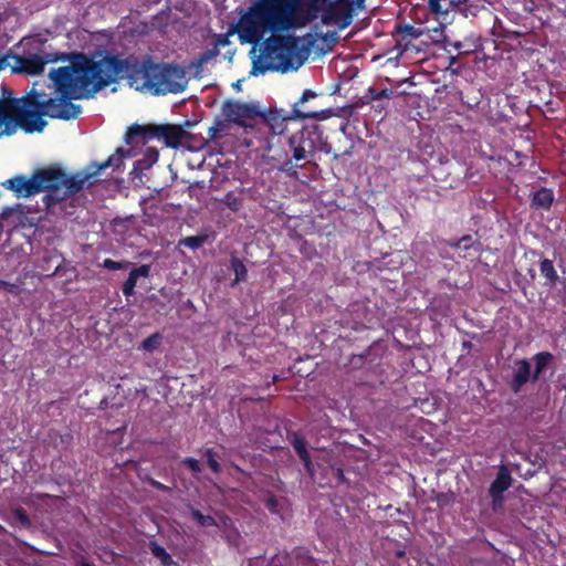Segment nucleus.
Here are the masks:
<instances>
[{"mask_svg":"<svg viewBox=\"0 0 566 566\" xmlns=\"http://www.w3.org/2000/svg\"><path fill=\"white\" fill-rule=\"evenodd\" d=\"M93 74L90 55L77 53L70 65L51 69L49 77L53 91L50 94L38 90V83H34L28 96L0 98V129L3 127L0 134L10 136L18 128L28 134L41 133L48 124L43 116L64 120L76 118L82 107L72 99L97 93Z\"/></svg>","mask_w":566,"mask_h":566,"instance_id":"f257e3e1","label":"nucleus"},{"mask_svg":"<svg viewBox=\"0 0 566 566\" xmlns=\"http://www.w3.org/2000/svg\"><path fill=\"white\" fill-rule=\"evenodd\" d=\"M90 65L97 92L123 77L128 78L132 85L149 88L157 95L181 93L187 85L181 66L155 63L149 55L139 60L135 55L122 59L106 53L98 60L90 56Z\"/></svg>","mask_w":566,"mask_h":566,"instance_id":"f03ea898","label":"nucleus"},{"mask_svg":"<svg viewBox=\"0 0 566 566\" xmlns=\"http://www.w3.org/2000/svg\"><path fill=\"white\" fill-rule=\"evenodd\" d=\"M317 94L312 90H305L301 98L293 104L292 112L285 114L283 109L264 108L259 103L250 102V154L266 163L284 160L285 166L292 164L287 151L281 147L282 134L286 124L292 119H325L331 113L329 109L302 111L300 105L315 98Z\"/></svg>","mask_w":566,"mask_h":566,"instance_id":"7ed1b4c3","label":"nucleus"},{"mask_svg":"<svg viewBox=\"0 0 566 566\" xmlns=\"http://www.w3.org/2000/svg\"><path fill=\"white\" fill-rule=\"evenodd\" d=\"M90 175L76 172L69 176L59 167L38 169L31 178L17 175L1 182V186L14 192L17 198H29L40 192H46L43 197L48 210L54 212L56 206L80 192Z\"/></svg>","mask_w":566,"mask_h":566,"instance_id":"20e7f679","label":"nucleus"},{"mask_svg":"<svg viewBox=\"0 0 566 566\" xmlns=\"http://www.w3.org/2000/svg\"><path fill=\"white\" fill-rule=\"evenodd\" d=\"M314 38L307 34L304 38L294 35H272L268 38L255 56L250 74L264 73L265 71L287 72L297 70L308 57Z\"/></svg>","mask_w":566,"mask_h":566,"instance_id":"39448f33","label":"nucleus"},{"mask_svg":"<svg viewBox=\"0 0 566 566\" xmlns=\"http://www.w3.org/2000/svg\"><path fill=\"white\" fill-rule=\"evenodd\" d=\"M326 0H261L250 7V17L256 15L263 27L273 33L305 27L317 18Z\"/></svg>","mask_w":566,"mask_h":566,"instance_id":"423d86ee","label":"nucleus"},{"mask_svg":"<svg viewBox=\"0 0 566 566\" xmlns=\"http://www.w3.org/2000/svg\"><path fill=\"white\" fill-rule=\"evenodd\" d=\"M46 42L48 40L42 38L40 34L22 38V40L17 44V48L21 50L20 53H14L12 50H9L7 53L0 52V62L2 64L0 71L10 65V59L14 61V64L11 65V72L13 74L31 76L43 73L46 64L59 61H72L75 53L69 56L65 53L52 52L48 49Z\"/></svg>","mask_w":566,"mask_h":566,"instance_id":"0eeeda50","label":"nucleus"},{"mask_svg":"<svg viewBox=\"0 0 566 566\" xmlns=\"http://www.w3.org/2000/svg\"><path fill=\"white\" fill-rule=\"evenodd\" d=\"M189 138L190 134L182 126L176 124L139 125L135 123L128 127L125 134V142L128 145L147 144L156 139L170 148H178Z\"/></svg>","mask_w":566,"mask_h":566,"instance_id":"6e6552de","label":"nucleus"},{"mask_svg":"<svg viewBox=\"0 0 566 566\" xmlns=\"http://www.w3.org/2000/svg\"><path fill=\"white\" fill-rule=\"evenodd\" d=\"M248 129V103L234 99H226L221 106V113L213 120L208 129V138L202 139V146L211 143H219L223 137L234 136V130Z\"/></svg>","mask_w":566,"mask_h":566,"instance_id":"1a4fd4ad","label":"nucleus"},{"mask_svg":"<svg viewBox=\"0 0 566 566\" xmlns=\"http://www.w3.org/2000/svg\"><path fill=\"white\" fill-rule=\"evenodd\" d=\"M325 24L335 23L340 30L350 25L353 21V4L349 0H335L331 2L322 14Z\"/></svg>","mask_w":566,"mask_h":566,"instance_id":"9d476101","label":"nucleus"},{"mask_svg":"<svg viewBox=\"0 0 566 566\" xmlns=\"http://www.w3.org/2000/svg\"><path fill=\"white\" fill-rule=\"evenodd\" d=\"M269 566H321V563L308 548L295 547L290 553L273 557Z\"/></svg>","mask_w":566,"mask_h":566,"instance_id":"9b49d317","label":"nucleus"},{"mask_svg":"<svg viewBox=\"0 0 566 566\" xmlns=\"http://www.w3.org/2000/svg\"><path fill=\"white\" fill-rule=\"evenodd\" d=\"M530 381L533 382L531 361L526 358L516 359L513 366L512 378L509 380L510 389L514 394H518Z\"/></svg>","mask_w":566,"mask_h":566,"instance_id":"f8f14e48","label":"nucleus"},{"mask_svg":"<svg viewBox=\"0 0 566 566\" xmlns=\"http://www.w3.org/2000/svg\"><path fill=\"white\" fill-rule=\"evenodd\" d=\"M290 149L293 151V159L301 161L306 159L307 154L312 153L315 145L310 137V132L302 129L287 138Z\"/></svg>","mask_w":566,"mask_h":566,"instance_id":"ddd939ff","label":"nucleus"},{"mask_svg":"<svg viewBox=\"0 0 566 566\" xmlns=\"http://www.w3.org/2000/svg\"><path fill=\"white\" fill-rule=\"evenodd\" d=\"M234 32L238 33L241 43H248V9L240 11V19L235 29H230L228 33L216 35L213 45L219 50L220 48L228 46L230 44L229 36Z\"/></svg>","mask_w":566,"mask_h":566,"instance_id":"4468645a","label":"nucleus"},{"mask_svg":"<svg viewBox=\"0 0 566 566\" xmlns=\"http://www.w3.org/2000/svg\"><path fill=\"white\" fill-rule=\"evenodd\" d=\"M424 33V29L416 28L408 23H397L392 31V36L398 46L408 48L412 39H418Z\"/></svg>","mask_w":566,"mask_h":566,"instance_id":"2eb2a0df","label":"nucleus"},{"mask_svg":"<svg viewBox=\"0 0 566 566\" xmlns=\"http://www.w3.org/2000/svg\"><path fill=\"white\" fill-rule=\"evenodd\" d=\"M539 272L545 279V285L555 287L558 283L563 284L564 298L566 300V277L560 279L552 260L543 259L539 261Z\"/></svg>","mask_w":566,"mask_h":566,"instance_id":"dca6fc26","label":"nucleus"},{"mask_svg":"<svg viewBox=\"0 0 566 566\" xmlns=\"http://www.w3.org/2000/svg\"><path fill=\"white\" fill-rule=\"evenodd\" d=\"M150 275V265L142 264L137 268H133L128 274V277L122 285L123 294L128 298L135 294V287L139 277H148Z\"/></svg>","mask_w":566,"mask_h":566,"instance_id":"f3484780","label":"nucleus"},{"mask_svg":"<svg viewBox=\"0 0 566 566\" xmlns=\"http://www.w3.org/2000/svg\"><path fill=\"white\" fill-rule=\"evenodd\" d=\"M130 155V150H125L123 148H117L116 151L111 155L105 161L98 165H93L95 167L94 170L86 172L91 177L98 176L104 169L108 167H113L114 169H119L124 164V158Z\"/></svg>","mask_w":566,"mask_h":566,"instance_id":"a211bd4d","label":"nucleus"},{"mask_svg":"<svg viewBox=\"0 0 566 566\" xmlns=\"http://www.w3.org/2000/svg\"><path fill=\"white\" fill-rule=\"evenodd\" d=\"M460 2L454 0H428V7L431 13L436 15L440 24L449 22V12Z\"/></svg>","mask_w":566,"mask_h":566,"instance_id":"6ab92c4d","label":"nucleus"},{"mask_svg":"<svg viewBox=\"0 0 566 566\" xmlns=\"http://www.w3.org/2000/svg\"><path fill=\"white\" fill-rule=\"evenodd\" d=\"M512 483V478L510 472L505 468H501L495 480L491 483L489 492L493 502L495 503L497 499L502 497L503 492H505Z\"/></svg>","mask_w":566,"mask_h":566,"instance_id":"aec40b11","label":"nucleus"},{"mask_svg":"<svg viewBox=\"0 0 566 566\" xmlns=\"http://www.w3.org/2000/svg\"><path fill=\"white\" fill-rule=\"evenodd\" d=\"M554 192L552 189L541 187L533 192L531 197V208L535 210H549L554 202Z\"/></svg>","mask_w":566,"mask_h":566,"instance_id":"412c9836","label":"nucleus"},{"mask_svg":"<svg viewBox=\"0 0 566 566\" xmlns=\"http://www.w3.org/2000/svg\"><path fill=\"white\" fill-rule=\"evenodd\" d=\"M554 355L549 352H539L532 358L535 368L533 370V382H537L545 374V371L552 367L554 363Z\"/></svg>","mask_w":566,"mask_h":566,"instance_id":"4be33fe9","label":"nucleus"},{"mask_svg":"<svg viewBox=\"0 0 566 566\" xmlns=\"http://www.w3.org/2000/svg\"><path fill=\"white\" fill-rule=\"evenodd\" d=\"M158 157H159V153L156 148H147L143 158L137 159L134 163V167L132 170V174L134 175V177L140 178L145 170H148L149 168L153 167L154 164L157 163Z\"/></svg>","mask_w":566,"mask_h":566,"instance_id":"5701e85b","label":"nucleus"},{"mask_svg":"<svg viewBox=\"0 0 566 566\" xmlns=\"http://www.w3.org/2000/svg\"><path fill=\"white\" fill-rule=\"evenodd\" d=\"M245 199L247 196L244 189H241L240 191L230 190L224 196L223 202L232 211H239L243 208Z\"/></svg>","mask_w":566,"mask_h":566,"instance_id":"b1692460","label":"nucleus"},{"mask_svg":"<svg viewBox=\"0 0 566 566\" xmlns=\"http://www.w3.org/2000/svg\"><path fill=\"white\" fill-rule=\"evenodd\" d=\"M9 523L12 526H21L23 528H30L32 526L31 520L23 507H15L12 510Z\"/></svg>","mask_w":566,"mask_h":566,"instance_id":"393cba45","label":"nucleus"},{"mask_svg":"<svg viewBox=\"0 0 566 566\" xmlns=\"http://www.w3.org/2000/svg\"><path fill=\"white\" fill-rule=\"evenodd\" d=\"M252 427L253 430L269 433L276 429L277 422L274 418L270 417L264 410V417L262 419L254 418Z\"/></svg>","mask_w":566,"mask_h":566,"instance_id":"a878e982","label":"nucleus"},{"mask_svg":"<svg viewBox=\"0 0 566 566\" xmlns=\"http://www.w3.org/2000/svg\"><path fill=\"white\" fill-rule=\"evenodd\" d=\"M190 510V514H191V517L200 525V526H203V527H208V526H214L217 525V522L214 520L213 516L211 515H206V514H202L199 510L190 506L189 507Z\"/></svg>","mask_w":566,"mask_h":566,"instance_id":"bb28decb","label":"nucleus"},{"mask_svg":"<svg viewBox=\"0 0 566 566\" xmlns=\"http://www.w3.org/2000/svg\"><path fill=\"white\" fill-rule=\"evenodd\" d=\"M394 96V91L390 88L377 90L375 87H369L364 96V98L368 101H379L382 98H391Z\"/></svg>","mask_w":566,"mask_h":566,"instance_id":"cd10ccee","label":"nucleus"},{"mask_svg":"<svg viewBox=\"0 0 566 566\" xmlns=\"http://www.w3.org/2000/svg\"><path fill=\"white\" fill-rule=\"evenodd\" d=\"M161 338L159 333H154L140 343L139 349L151 353L159 347Z\"/></svg>","mask_w":566,"mask_h":566,"instance_id":"c85d7f7f","label":"nucleus"},{"mask_svg":"<svg viewBox=\"0 0 566 566\" xmlns=\"http://www.w3.org/2000/svg\"><path fill=\"white\" fill-rule=\"evenodd\" d=\"M203 454L207 459V465L213 473H220L221 472V464L218 461L219 455L212 448H207L203 451Z\"/></svg>","mask_w":566,"mask_h":566,"instance_id":"c756f323","label":"nucleus"},{"mask_svg":"<svg viewBox=\"0 0 566 566\" xmlns=\"http://www.w3.org/2000/svg\"><path fill=\"white\" fill-rule=\"evenodd\" d=\"M150 551H151L153 555L161 562L163 566H170L172 564L171 556L167 553V551L163 546H160L156 543H151Z\"/></svg>","mask_w":566,"mask_h":566,"instance_id":"7c9ffc66","label":"nucleus"},{"mask_svg":"<svg viewBox=\"0 0 566 566\" xmlns=\"http://www.w3.org/2000/svg\"><path fill=\"white\" fill-rule=\"evenodd\" d=\"M206 241L205 235H191L180 240V244L189 249L196 250L200 248Z\"/></svg>","mask_w":566,"mask_h":566,"instance_id":"2f4dec72","label":"nucleus"},{"mask_svg":"<svg viewBox=\"0 0 566 566\" xmlns=\"http://www.w3.org/2000/svg\"><path fill=\"white\" fill-rule=\"evenodd\" d=\"M231 266L235 274V282L243 281L247 274V268L244 263L241 260L233 256L231 259Z\"/></svg>","mask_w":566,"mask_h":566,"instance_id":"473e14b6","label":"nucleus"},{"mask_svg":"<svg viewBox=\"0 0 566 566\" xmlns=\"http://www.w3.org/2000/svg\"><path fill=\"white\" fill-rule=\"evenodd\" d=\"M219 49L216 48L214 45H212V48H209L207 49L206 51H203L199 57H198V63L200 65H203V64H208L211 60L216 59L219 54Z\"/></svg>","mask_w":566,"mask_h":566,"instance_id":"72a5a7b5","label":"nucleus"},{"mask_svg":"<svg viewBox=\"0 0 566 566\" xmlns=\"http://www.w3.org/2000/svg\"><path fill=\"white\" fill-rule=\"evenodd\" d=\"M128 265H130V262H128V261L118 262V261H114L112 259H105L103 261V268L111 270V271L124 270Z\"/></svg>","mask_w":566,"mask_h":566,"instance_id":"f704fd0d","label":"nucleus"},{"mask_svg":"<svg viewBox=\"0 0 566 566\" xmlns=\"http://www.w3.org/2000/svg\"><path fill=\"white\" fill-rule=\"evenodd\" d=\"M0 289L13 295H20L22 291L20 284L11 283L4 280H0Z\"/></svg>","mask_w":566,"mask_h":566,"instance_id":"c9c22d12","label":"nucleus"},{"mask_svg":"<svg viewBox=\"0 0 566 566\" xmlns=\"http://www.w3.org/2000/svg\"><path fill=\"white\" fill-rule=\"evenodd\" d=\"M181 463L187 467L191 472L193 473H200L201 472V467H200V463L197 459L195 458H191V457H187L185 458Z\"/></svg>","mask_w":566,"mask_h":566,"instance_id":"e433bc0d","label":"nucleus"},{"mask_svg":"<svg viewBox=\"0 0 566 566\" xmlns=\"http://www.w3.org/2000/svg\"><path fill=\"white\" fill-rule=\"evenodd\" d=\"M463 241H471L470 234H464L459 239L446 240V244L452 249H462Z\"/></svg>","mask_w":566,"mask_h":566,"instance_id":"4c0bfd02","label":"nucleus"},{"mask_svg":"<svg viewBox=\"0 0 566 566\" xmlns=\"http://www.w3.org/2000/svg\"><path fill=\"white\" fill-rule=\"evenodd\" d=\"M265 507L273 514L279 513L280 503L274 495L266 496L264 501Z\"/></svg>","mask_w":566,"mask_h":566,"instance_id":"58836bf2","label":"nucleus"},{"mask_svg":"<svg viewBox=\"0 0 566 566\" xmlns=\"http://www.w3.org/2000/svg\"><path fill=\"white\" fill-rule=\"evenodd\" d=\"M297 455H298V457H300V459L303 461V463H304V467H305L306 471H307L311 475H313V463H312L311 455H310V453H308L307 449H306V450H304V451H303V452H301V453H297Z\"/></svg>","mask_w":566,"mask_h":566,"instance_id":"ea45409f","label":"nucleus"},{"mask_svg":"<svg viewBox=\"0 0 566 566\" xmlns=\"http://www.w3.org/2000/svg\"><path fill=\"white\" fill-rule=\"evenodd\" d=\"M292 446L296 453H301L307 449L304 438H302L300 436H294Z\"/></svg>","mask_w":566,"mask_h":566,"instance_id":"a19ab883","label":"nucleus"},{"mask_svg":"<svg viewBox=\"0 0 566 566\" xmlns=\"http://www.w3.org/2000/svg\"><path fill=\"white\" fill-rule=\"evenodd\" d=\"M471 249H473L475 252H479L481 250V242L479 240L473 241L472 239L471 241H463L462 250L469 251Z\"/></svg>","mask_w":566,"mask_h":566,"instance_id":"79ce46f5","label":"nucleus"},{"mask_svg":"<svg viewBox=\"0 0 566 566\" xmlns=\"http://www.w3.org/2000/svg\"><path fill=\"white\" fill-rule=\"evenodd\" d=\"M148 484L151 488H154V489H156V490H158L160 492H169L170 491L169 486L163 484L161 482H159V481H157V480H155L153 478L148 479Z\"/></svg>","mask_w":566,"mask_h":566,"instance_id":"37998d69","label":"nucleus"},{"mask_svg":"<svg viewBox=\"0 0 566 566\" xmlns=\"http://www.w3.org/2000/svg\"><path fill=\"white\" fill-rule=\"evenodd\" d=\"M332 471H333L335 478L337 479L338 483H344L345 482L344 470L340 467H336V468L332 467Z\"/></svg>","mask_w":566,"mask_h":566,"instance_id":"c03bdc74","label":"nucleus"},{"mask_svg":"<svg viewBox=\"0 0 566 566\" xmlns=\"http://www.w3.org/2000/svg\"><path fill=\"white\" fill-rule=\"evenodd\" d=\"M73 440V436L71 433H64L60 434V443L63 446V448H67Z\"/></svg>","mask_w":566,"mask_h":566,"instance_id":"a18cd8bd","label":"nucleus"},{"mask_svg":"<svg viewBox=\"0 0 566 566\" xmlns=\"http://www.w3.org/2000/svg\"><path fill=\"white\" fill-rule=\"evenodd\" d=\"M258 42V36L255 34V32L253 31L252 29V22L250 21V43H253V46H255ZM254 52V48H252V50H250V53Z\"/></svg>","mask_w":566,"mask_h":566,"instance_id":"49530a36","label":"nucleus"},{"mask_svg":"<svg viewBox=\"0 0 566 566\" xmlns=\"http://www.w3.org/2000/svg\"><path fill=\"white\" fill-rule=\"evenodd\" d=\"M249 400H250V401L263 400V397H254V396L252 395V392H250ZM264 405H265V402H264V401H262V402H261V408H262V409H264Z\"/></svg>","mask_w":566,"mask_h":566,"instance_id":"de8ad7c7","label":"nucleus"},{"mask_svg":"<svg viewBox=\"0 0 566 566\" xmlns=\"http://www.w3.org/2000/svg\"><path fill=\"white\" fill-rule=\"evenodd\" d=\"M405 556H406V552H405V549H397V551L395 552V557H396V558H402V557H405Z\"/></svg>","mask_w":566,"mask_h":566,"instance_id":"09e8293b","label":"nucleus"},{"mask_svg":"<svg viewBox=\"0 0 566 566\" xmlns=\"http://www.w3.org/2000/svg\"><path fill=\"white\" fill-rule=\"evenodd\" d=\"M243 80H238L235 83L232 84L234 90H241V84Z\"/></svg>","mask_w":566,"mask_h":566,"instance_id":"8fccbe9b","label":"nucleus"},{"mask_svg":"<svg viewBox=\"0 0 566 566\" xmlns=\"http://www.w3.org/2000/svg\"><path fill=\"white\" fill-rule=\"evenodd\" d=\"M462 347L465 348V349H470L472 347V343L469 342V340H464L462 343Z\"/></svg>","mask_w":566,"mask_h":566,"instance_id":"3c124183","label":"nucleus"},{"mask_svg":"<svg viewBox=\"0 0 566 566\" xmlns=\"http://www.w3.org/2000/svg\"><path fill=\"white\" fill-rule=\"evenodd\" d=\"M78 566H94V564H92L85 559H82Z\"/></svg>","mask_w":566,"mask_h":566,"instance_id":"603ef678","label":"nucleus"},{"mask_svg":"<svg viewBox=\"0 0 566 566\" xmlns=\"http://www.w3.org/2000/svg\"><path fill=\"white\" fill-rule=\"evenodd\" d=\"M277 379V376L273 375L271 382H266V389H270L271 384H274Z\"/></svg>","mask_w":566,"mask_h":566,"instance_id":"864d4df0","label":"nucleus"},{"mask_svg":"<svg viewBox=\"0 0 566 566\" xmlns=\"http://www.w3.org/2000/svg\"><path fill=\"white\" fill-rule=\"evenodd\" d=\"M260 557H261V555H254L253 557H250V562H252V559H258ZM250 566H252V563H250Z\"/></svg>","mask_w":566,"mask_h":566,"instance_id":"5fc2aeb1","label":"nucleus"},{"mask_svg":"<svg viewBox=\"0 0 566 566\" xmlns=\"http://www.w3.org/2000/svg\"><path fill=\"white\" fill-rule=\"evenodd\" d=\"M450 60H451V64H452V63L455 62L457 57L455 56H451Z\"/></svg>","mask_w":566,"mask_h":566,"instance_id":"6e6d98bb","label":"nucleus"},{"mask_svg":"<svg viewBox=\"0 0 566 566\" xmlns=\"http://www.w3.org/2000/svg\"><path fill=\"white\" fill-rule=\"evenodd\" d=\"M242 144L248 145V139L243 138Z\"/></svg>","mask_w":566,"mask_h":566,"instance_id":"4d7b16f0","label":"nucleus"},{"mask_svg":"<svg viewBox=\"0 0 566 566\" xmlns=\"http://www.w3.org/2000/svg\"><path fill=\"white\" fill-rule=\"evenodd\" d=\"M454 46H455L457 49H460L461 43H455V45H454Z\"/></svg>","mask_w":566,"mask_h":566,"instance_id":"13d9d810","label":"nucleus"},{"mask_svg":"<svg viewBox=\"0 0 566 566\" xmlns=\"http://www.w3.org/2000/svg\"><path fill=\"white\" fill-rule=\"evenodd\" d=\"M441 258H447V253H440Z\"/></svg>","mask_w":566,"mask_h":566,"instance_id":"bf43d9fd","label":"nucleus"},{"mask_svg":"<svg viewBox=\"0 0 566 566\" xmlns=\"http://www.w3.org/2000/svg\"><path fill=\"white\" fill-rule=\"evenodd\" d=\"M441 258H447V253H440Z\"/></svg>","mask_w":566,"mask_h":566,"instance_id":"052dcab7","label":"nucleus"}]
</instances>
